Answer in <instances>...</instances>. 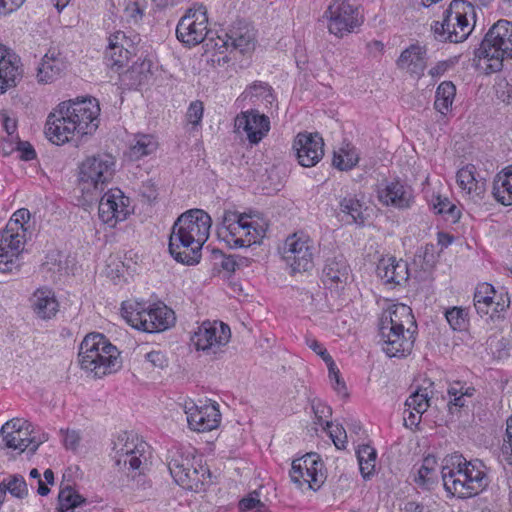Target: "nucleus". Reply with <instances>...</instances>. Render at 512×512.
<instances>
[{
    "instance_id": "nucleus-31",
    "label": "nucleus",
    "mask_w": 512,
    "mask_h": 512,
    "mask_svg": "<svg viewBox=\"0 0 512 512\" xmlns=\"http://www.w3.org/2000/svg\"><path fill=\"white\" fill-rule=\"evenodd\" d=\"M30 301L33 312L41 319H51L58 312L59 303L54 292L48 288L37 289Z\"/></svg>"
},
{
    "instance_id": "nucleus-20",
    "label": "nucleus",
    "mask_w": 512,
    "mask_h": 512,
    "mask_svg": "<svg viewBox=\"0 0 512 512\" xmlns=\"http://www.w3.org/2000/svg\"><path fill=\"white\" fill-rule=\"evenodd\" d=\"M248 216L234 211H225L222 222L217 228L218 238L230 248H240L234 243L238 238H247L249 231Z\"/></svg>"
},
{
    "instance_id": "nucleus-59",
    "label": "nucleus",
    "mask_w": 512,
    "mask_h": 512,
    "mask_svg": "<svg viewBox=\"0 0 512 512\" xmlns=\"http://www.w3.org/2000/svg\"><path fill=\"white\" fill-rule=\"evenodd\" d=\"M206 39L220 53L223 52L222 49L230 50V39H231L230 31L229 32H223L221 35H217L216 38L213 37V33H212Z\"/></svg>"
},
{
    "instance_id": "nucleus-57",
    "label": "nucleus",
    "mask_w": 512,
    "mask_h": 512,
    "mask_svg": "<svg viewBox=\"0 0 512 512\" xmlns=\"http://www.w3.org/2000/svg\"><path fill=\"white\" fill-rule=\"evenodd\" d=\"M30 218V213L28 209L22 208L17 210L11 217L6 227L18 229L19 232H22L24 228V224Z\"/></svg>"
},
{
    "instance_id": "nucleus-56",
    "label": "nucleus",
    "mask_w": 512,
    "mask_h": 512,
    "mask_svg": "<svg viewBox=\"0 0 512 512\" xmlns=\"http://www.w3.org/2000/svg\"><path fill=\"white\" fill-rule=\"evenodd\" d=\"M250 494L248 497H245L239 502V509L242 512H248L250 510L255 509L256 511H262L265 507V504L258 499L257 493Z\"/></svg>"
},
{
    "instance_id": "nucleus-41",
    "label": "nucleus",
    "mask_w": 512,
    "mask_h": 512,
    "mask_svg": "<svg viewBox=\"0 0 512 512\" xmlns=\"http://www.w3.org/2000/svg\"><path fill=\"white\" fill-rule=\"evenodd\" d=\"M445 318L454 331H465L469 326V309L461 306H453L446 309Z\"/></svg>"
},
{
    "instance_id": "nucleus-33",
    "label": "nucleus",
    "mask_w": 512,
    "mask_h": 512,
    "mask_svg": "<svg viewBox=\"0 0 512 512\" xmlns=\"http://www.w3.org/2000/svg\"><path fill=\"white\" fill-rule=\"evenodd\" d=\"M476 390L461 381L451 383L447 389L449 401L447 403L450 413L458 412L461 408L468 406V399H471Z\"/></svg>"
},
{
    "instance_id": "nucleus-49",
    "label": "nucleus",
    "mask_w": 512,
    "mask_h": 512,
    "mask_svg": "<svg viewBox=\"0 0 512 512\" xmlns=\"http://www.w3.org/2000/svg\"><path fill=\"white\" fill-rule=\"evenodd\" d=\"M433 208L437 214L447 216V220H450L451 222L455 223L460 219V210L447 198H441L438 196L436 198V202L433 203Z\"/></svg>"
},
{
    "instance_id": "nucleus-13",
    "label": "nucleus",
    "mask_w": 512,
    "mask_h": 512,
    "mask_svg": "<svg viewBox=\"0 0 512 512\" xmlns=\"http://www.w3.org/2000/svg\"><path fill=\"white\" fill-rule=\"evenodd\" d=\"M210 34L207 9L202 4L189 8L176 27L177 39L188 47L202 43Z\"/></svg>"
},
{
    "instance_id": "nucleus-50",
    "label": "nucleus",
    "mask_w": 512,
    "mask_h": 512,
    "mask_svg": "<svg viewBox=\"0 0 512 512\" xmlns=\"http://www.w3.org/2000/svg\"><path fill=\"white\" fill-rule=\"evenodd\" d=\"M413 481L422 489L431 490L437 483V472L419 466L414 474Z\"/></svg>"
},
{
    "instance_id": "nucleus-37",
    "label": "nucleus",
    "mask_w": 512,
    "mask_h": 512,
    "mask_svg": "<svg viewBox=\"0 0 512 512\" xmlns=\"http://www.w3.org/2000/svg\"><path fill=\"white\" fill-rule=\"evenodd\" d=\"M359 161L358 153L350 143H344L338 151L334 152L332 164L339 170H350Z\"/></svg>"
},
{
    "instance_id": "nucleus-8",
    "label": "nucleus",
    "mask_w": 512,
    "mask_h": 512,
    "mask_svg": "<svg viewBox=\"0 0 512 512\" xmlns=\"http://www.w3.org/2000/svg\"><path fill=\"white\" fill-rule=\"evenodd\" d=\"M168 469L175 482L186 489L198 492L211 483L210 470L191 452L181 449L170 451Z\"/></svg>"
},
{
    "instance_id": "nucleus-6",
    "label": "nucleus",
    "mask_w": 512,
    "mask_h": 512,
    "mask_svg": "<svg viewBox=\"0 0 512 512\" xmlns=\"http://www.w3.org/2000/svg\"><path fill=\"white\" fill-rule=\"evenodd\" d=\"M475 8L467 0H453L443 12L442 20L431 26L441 42L459 43L468 38L475 26Z\"/></svg>"
},
{
    "instance_id": "nucleus-11",
    "label": "nucleus",
    "mask_w": 512,
    "mask_h": 512,
    "mask_svg": "<svg viewBox=\"0 0 512 512\" xmlns=\"http://www.w3.org/2000/svg\"><path fill=\"white\" fill-rule=\"evenodd\" d=\"M231 330L229 326L219 321H204L191 337L197 351L212 359H218L224 352L223 348L229 343Z\"/></svg>"
},
{
    "instance_id": "nucleus-54",
    "label": "nucleus",
    "mask_w": 512,
    "mask_h": 512,
    "mask_svg": "<svg viewBox=\"0 0 512 512\" xmlns=\"http://www.w3.org/2000/svg\"><path fill=\"white\" fill-rule=\"evenodd\" d=\"M31 424L20 418H14L7 421L1 427L0 434H13V433H22L25 434L26 431L30 430Z\"/></svg>"
},
{
    "instance_id": "nucleus-58",
    "label": "nucleus",
    "mask_w": 512,
    "mask_h": 512,
    "mask_svg": "<svg viewBox=\"0 0 512 512\" xmlns=\"http://www.w3.org/2000/svg\"><path fill=\"white\" fill-rule=\"evenodd\" d=\"M203 104L200 101H194L190 104L186 117L189 123H191L194 126H197L200 124L202 117H203Z\"/></svg>"
},
{
    "instance_id": "nucleus-2",
    "label": "nucleus",
    "mask_w": 512,
    "mask_h": 512,
    "mask_svg": "<svg viewBox=\"0 0 512 512\" xmlns=\"http://www.w3.org/2000/svg\"><path fill=\"white\" fill-rule=\"evenodd\" d=\"M99 111L98 103L92 99L62 102L49 114L45 135L59 145L68 142L75 134H92L98 127Z\"/></svg>"
},
{
    "instance_id": "nucleus-26",
    "label": "nucleus",
    "mask_w": 512,
    "mask_h": 512,
    "mask_svg": "<svg viewBox=\"0 0 512 512\" xmlns=\"http://www.w3.org/2000/svg\"><path fill=\"white\" fill-rule=\"evenodd\" d=\"M67 69L66 58L56 48H51L42 57L37 69V78L42 83H52Z\"/></svg>"
},
{
    "instance_id": "nucleus-30",
    "label": "nucleus",
    "mask_w": 512,
    "mask_h": 512,
    "mask_svg": "<svg viewBox=\"0 0 512 512\" xmlns=\"http://www.w3.org/2000/svg\"><path fill=\"white\" fill-rule=\"evenodd\" d=\"M349 277V266L342 256L328 258L322 270V281L329 289L339 288Z\"/></svg>"
},
{
    "instance_id": "nucleus-19",
    "label": "nucleus",
    "mask_w": 512,
    "mask_h": 512,
    "mask_svg": "<svg viewBox=\"0 0 512 512\" xmlns=\"http://www.w3.org/2000/svg\"><path fill=\"white\" fill-rule=\"evenodd\" d=\"M298 163L303 167L315 166L324 155V142L319 134L299 133L293 142Z\"/></svg>"
},
{
    "instance_id": "nucleus-24",
    "label": "nucleus",
    "mask_w": 512,
    "mask_h": 512,
    "mask_svg": "<svg viewBox=\"0 0 512 512\" xmlns=\"http://www.w3.org/2000/svg\"><path fill=\"white\" fill-rule=\"evenodd\" d=\"M376 272L382 282L391 288L401 286L409 279L408 263L394 256L381 258L377 264Z\"/></svg>"
},
{
    "instance_id": "nucleus-10",
    "label": "nucleus",
    "mask_w": 512,
    "mask_h": 512,
    "mask_svg": "<svg viewBox=\"0 0 512 512\" xmlns=\"http://www.w3.org/2000/svg\"><path fill=\"white\" fill-rule=\"evenodd\" d=\"M149 449V445L137 435L121 432L113 442L115 464L119 468L128 466L129 470H137L142 475L150 458Z\"/></svg>"
},
{
    "instance_id": "nucleus-21",
    "label": "nucleus",
    "mask_w": 512,
    "mask_h": 512,
    "mask_svg": "<svg viewBox=\"0 0 512 512\" xmlns=\"http://www.w3.org/2000/svg\"><path fill=\"white\" fill-rule=\"evenodd\" d=\"M187 422L190 429L197 432L211 431L217 428L221 421V414L215 404L185 406Z\"/></svg>"
},
{
    "instance_id": "nucleus-27",
    "label": "nucleus",
    "mask_w": 512,
    "mask_h": 512,
    "mask_svg": "<svg viewBox=\"0 0 512 512\" xmlns=\"http://www.w3.org/2000/svg\"><path fill=\"white\" fill-rule=\"evenodd\" d=\"M399 69L420 78L427 66V50L419 44H412L400 54L396 61Z\"/></svg>"
},
{
    "instance_id": "nucleus-23",
    "label": "nucleus",
    "mask_w": 512,
    "mask_h": 512,
    "mask_svg": "<svg viewBox=\"0 0 512 512\" xmlns=\"http://www.w3.org/2000/svg\"><path fill=\"white\" fill-rule=\"evenodd\" d=\"M133 43L122 31L110 35L109 44L105 51V63L115 71L123 68L130 59L133 51Z\"/></svg>"
},
{
    "instance_id": "nucleus-1",
    "label": "nucleus",
    "mask_w": 512,
    "mask_h": 512,
    "mask_svg": "<svg viewBox=\"0 0 512 512\" xmlns=\"http://www.w3.org/2000/svg\"><path fill=\"white\" fill-rule=\"evenodd\" d=\"M211 223V217L204 210L191 209L182 213L174 222L169 236L168 249L173 259L188 266L198 264Z\"/></svg>"
},
{
    "instance_id": "nucleus-62",
    "label": "nucleus",
    "mask_w": 512,
    "mask_h": 512,
    "mask_svg": "<svg viewBox=\"0 0 512 512\" xmlns=\"http://www.w3.org/2000/svg\"><path fill=\"white\" fill-rule=\"evenodd\" d=\"M330 437L334 443V445L338 449H345V444L347 442L346 431L342 426H335L332 430L329 431Z\"/></svg>"
},
{
    "instance_id": "nucleus-51",
    "label": "nucleus",
    "mask_w": 512,
    "mask_h": 512,
    "mask_svg": "<svg viewBox=\"0 0 512 512\" xmlns=\"http://www.w3.org/2000/svg\"><path fill=\"white\" fill-rule=\"evenodd\" d=\"M312 409L318 424H325V429L332 427V422L329 420L332 416V409L330 406L320 400H313Z\"/></svg>"
},
{
    "instance_id": "nucleus-12",
    "label": "nucleus",
    "mask_w": 512,
    "mask_h": 512,
    "mask_svg": "<svg viewBox=\"0 0 512 512\" xmlns=\"http://www.w3.org/2000/svg\"><path fill=\"white\" fill-rule=\"evenodd\" d=\"M323 17L328 20V31L339 38L363 23L359 7L352 0H332Z\"/></svg>"
},
{
    "instance_id": "nucleus-25",
    "label": "nucleus",
    "mask_w": 512,
    "mask_h": 512,
    "mask_svg": "<svg viewBox=\"0 0 512 512\" xmlns=\"http://www.w3.org/2000/svg\"><path fill=\"white\" fill-rule=\"evenodd\" d=\"M21 76L19 57L0 44V94L16 86Z\"/></svg>"
},
{
    "instance_id": "nucleus-64",
    "label": "nucleus",
    "mask_w": 512,
    "mask_h": 512,
    "mask_svg": "<svg viewBox=\"0 0 512 512\" xmlns=\"http://www.w3.org/2000/svg\"><path fill=\"white\" fill-rule=\"evenodd\" d=\"M404 512H436L430 505L410 501L405 504Z\"/></svg>"
},
{
    "instance_id": "nucleus-42",
    "label": "nucleus",
    "mask_w": 512,
    "mask_h": 512,
    "mask_svg": "<svg viewBox=\"0 0 512 512\" xmlns=\"http://www.w3.org/2000/svg\"><path fill=\"white\" fill-rule=\"evenodd\" d=\"M242 95L244 98H250L251 100H260L266 105H272L275 100L271 86L262 81H255L252 83L245 89Z\"/></svg>"
},
{
    "instance_id": "nucleus-53",
    "label": "nucleus",
    "mask_w": 512,
    "mask_h": 512,
    "mask_svg": "<svg viewBox=\"0 0 512 512\" xmlns=\"http://www.w3.org/2000/svg\"><path fill=\"white\" fill-rule=\"evenodd\" d=\"M213 260L215 266H220L224 271L232 273L237 269L235 262V255L226 256L221 250H212Z\"/></svg>"
},
{
    "instance_id": "nucleus-43",
    "label": "nucleus",
    "mask_w": 512,
    "mask_h": 512,
    "mask_svg": "<svg viewBox=\"0 0 512 512\" xmlns=\"http://www.w3.org/2000/svg\"><path fill=\"white\" fill-rule=\"evenodd\" d=\"M2 443L5 447L24 452L29 451L31 444L36 442V435L31 436V430L26 431L25 434H0Z\"/></svg>"
},
{
    "instance_id": "nucleus-55",
    "label": "nucleus",
    "mask_w": 512,
    "mask_h": 512,
    "mask_svg": "<svg viewBox=\"0 0 512 512\" xmlns=\"http://www.w3.org/2000/svg\"><path fill=\"white\" fill-rule=\"evenodd\" d=\"M307 346L312 349L317 355H319L327 366L333 367V359L331 355L328 353L326 348L316 339L314 338H306ZM333 370V368H331Z\"/></svg>"
},
{
    "instance_id": "nucleus-63",
    "label": "nucleus",
    "mask_w": 512,
    "mask_h": 512,
    "mask_svg": "<svg viewBox=\"0 0 512 512\" xmlns=\"http://www.w3.org/2000/svg\"><path fill=\"white\" fill-rule=\"evenodd\" d=\"M17 150L20 153V159L24 161H30L36 157V152L29 142L19 140L17 142Z\"/></svg>"
},
{
    "instance_id": "nucleus-9",
    "label": "nucleus",
    "mask_w": 512,
    "mask_h": 512,
    "mask_svg": "<svg viewBox=\"0 0 512 512\" xmlns=\"http://www.w3.org/2000/svg\"><path fill=\"white\" fill-rule=\"evenodd\" d=\"M121 314L133 328L147 333L164 331L175 321L174 312L167 306L151 308L139 302H123Z\"/></svg>"
},
{
    "instance_id": "nucleus-38",
    "label": "nucleus",
    "mask_w": 512,
    "mask_h": 512,
    "mask_svg": "<svg viewBox=\"0 0 512 512\" xmlns=\"http://www.w3.org/2000/svg\"><path fill=\"white\" fill-rule=\"evenodd\" d=\"M456 94V87L450 81L442 82L436 89L434 107L441 114L446 112L451 107Z\"/></svg>"
},
{
    "instance_id": "nucleus-48",
    "label": "nucleus",
    "mask_w": 512,
    "mask_h": 512,
    "mask_svg": "<svg viewBox=\"0 0 512 512\" xmlns=\"http://www.w3.org/2000/svg\"><path fill=\"white\" fill-rule=\"evenodd\" d=\"M249 234L247 238H238L234 243L239 247H249L253 244L260 243L265 235V228L256 221H248ZM248 231V229L246 230Z\"/></svg>"
},
{
    "instance_id": "nucleus-3",
    "label": "nucleus",
    "mask_w": 512,
    "mask_h": 512,
    "mask_svg": "<svg viewBox=\"0 0 512 512\" xmlns=\"http://www.w3.org/2000/svg\"><path fill=\"white\" fill-rule=\"evenodd\" d=\"M412 309L402 303L389 304L379 317L378 335L383 352L390 358L411 354L417 335Z\"/></svg>"
},
{
    "instance_id": "nucleus-46",
    "label": "nucleus",
    "mask_w": 512,
    "mask_h": 512,
    "mask_svg": "<svg viewBox=\"0 0 512 512\" xmlns=\"http://www.w3.org/2000/svg\"><path fill=\"white\" fill-rule=\"evenodd\" d=\"M405 406L418 414H423L430 406V397L426 388H418L406 400Z\"/></svg>"
},
{
    "instance_id": "nucleus-16",
    "label": "nucleus",
    "mask_w": 512,
    "mask_h": 512,
    "mask_svg": "<svg viewBox=\"0 0 512 512\" xmlns=\"http://www.w3.org/2000/svg\"><path fill=\"white\" fill-rule=\"evenodd\" d=\"M115 172V159L112 155L102 153L87 157L79 165V180L82 183L93 186L108 183Z\"/></svg>"
},
{
    "instance_id": "nucleus-28",
    "label": "nucleus",
    "mask_w": 512,
    "mask_h": 512,
    "mask_svg": "<svg viewBox=\"0 0 512 512\" xmlns=\"http://www.w3.org/2000/svg\"><path fill=\"white\" fill-rule=\"evenodd\" d=\"M477 169L473 164H467L457 172V184L474 202L484 198L486 192L485 179H477Z\"/></svg>"
},
{
    "instance_id": "nucleus-15",
    "label": "nucleus",
    "mask_w": 512,
    "mask_h": 512,
    "mask_svg": "<svg viewBox=\"0 0 512 512\" xmlns=\"http://www.w3.org/2000/svg\"><path fill=\"white\" fill-rule=\"evenodd\" d=\"M291 480L299 487L307 486L316 491L326 480L324 464L319 454L311 452L292 462Z\"/></svg>"
},
{
    "instance_id": "nucleus-52",
    "label": "nucleus",
    "mask_w": 512,
    "mask_h": 512,
    "mask_svg": "<svg viewBox=\"0 0 512 512\" xmlns=\"http://www.w3.org/2000/svg\"><path fill=\"white\" fill-rule=\"evenodd\" d=\"M503 461L512 467V415L506 420V430L501 446Z\"/></svg>"
},
{
    "instance_id": "nucleus-7",
    "label": "nucleus",
    "mask_w": 512,
    "mask_h": 512,
    "mask_svg": "<svg viewBox=\"0 0 512 512\" xmlns=\"http://www.w3.org/2000/svg\"><path fill=\"white\" fill-rule=\"evenodd\" d=\"M474 55L478 59L488 61L486 70L490 73L499 72L505 59H512V22L501 19L494 23Z\"/></svg>"
},
{
    "instance_id": "nucleus-5",
    "label": "nucleus",
    "mask_w": 512,
    "mask_h": 512,
    "mask_svg": "<svg viewBox=\"0 0 512 512\" xmlns=\"http://www.w3.org/2000/svg\"><path fill=\"white\" fill-rule=\"evenodd\" d=\"M119 351L101 333H90L79 346V363L83 370L101 378L121 367Z\"/></svg>"
},
{
    "instance_id": "nucleus-61",
    "label": "nucleus",
    "mask_w": 512,
    "mask_h": 512,
    "mask_svg": "<svg viewBox=\"0 0 512 512\" xmlns=\"http://www.w3.org/2000/svg\"><path fill=\"white\" fill-rule=\"evenodd\" d=\"M145 359L156 368L163 369L168 365V359L162 351H151L145 355Z\"/></svg>"
},
{
    "instance_id": "nucleus-44",
    "label": "nucleus",
    "mask_w": 512,
    "mask_h": 512,
    "mask_svg": "<svg viewBox=\"0 0 512 512\" xmlns=\"http://www.w3.org/2000/svg\"><path fill=\"white\" fill-rule=\"evenodd\" d=\"M83 502H85V499L71 486L67 485L60 489L58 494V504L61 511L71 512Z\"/></svg>"
},
{
    "instance_id": "nucleus-40",
    "label": "nucleus",
    "mask_w": 512,
    "mask_h": 512,
    "mask_svg": "<svg viewBox=\"0 0 512 512\" xmlns=\"http://www.w3.org/2000/svg\"><path fill=\"white\" fill-rule=\"evenodd\" d=\"M360 472L363 478H369L375 470L377 453L370 445H361L356 451Z\"/></svg>"
},
{
    "instance_id": "nucleus-32",
    "label": "nucleus",
    "mask_w": 512,
    "mask_h": 512,
    "mask_svg": "<svg viewBox=\"0 0 512 512\" xmlns=\"http://www.w3.org/2000/svg\"><path fill=\"white\" fill-rule=\"evenodd\" d=\"M492 195L501 205L512 206V164L504 167L495 175Z\"/></svg>"
},
{
    "instance_id": "nucleus-35",
    "label": "nucleus",
    "mask_w": 512,
    "mask_h": 512,
    "mask_svg": "<svg viewBox=\"0 0 512 512\" xmlns=\"http://www.w3.org/2000/svg\"><path fill=\"white\" fill-rule=\"evenodd\" d=\"M496 296V290L494 286L489 283H481L477 285L473 302L476 312L481 316L488 314L490 307L494 304V298Z\"/></svg>"
},
{
    "instance_id": "nucleus-4",
    "label": "nucleus",
    "mask_w": 512,
    "mask_h": 512,
    "mask_svg": "<svg viewBox=\"0 0 512 512\" xmlns=\"http://www.w3.org/2000/svg\"><path fill=\"white\" fill-rule=\"evenodd\" d=\"M488 467L480 459L467 460L462 454L445 457L441 477L445 490L459 499H468L483 492L490 483Z\"/></svg>"
},
{
    "instance_id": "nucleus-39",
    "label": "nucleus",
    "mask_w": 512,
    "mask_h": 512,
    "mask_svg": "<svg viewBox=\"0 0 512 512\" xmlns=\"http://www.w3.org/2000/svg\"><path fill=\"white\" fill-rule=\"evenodd\" d=\"M340 211L350 219L348 223L363 224V207L364 204L355 196L348 195L340 201Z\"/></svg>"
},
{
    "instance_id": "nucleus-45",
    "label": "nucleus",
    "mask_w": 512,
    "mask_h": 512,
    "mask_svg": "<svg viewBox=\"0 0 512 512\" xmlns=\"http://www.w3.org/2000/svg\"><path fill=\"white\" fill-rule=\"evenodd\" d=\"M4 485L6 493L9 492L12 496L23 499L28 495L27 483L22 475L14 474L4 479L1 482Z\"/></svg>"
},
{
    "instance_id": "nucleus-60",
    "label": "nucleus",
    "mask_w": 512,
    "mask_h": 512,
    "mask_svg": "<svg viewBox=\"0 0 512 512\" xmlns=\"http://www.w3.org/2000/svg\"><path fill=\"white\" fill-rule=\"evenodd\" d=\"M329 371V378L333 383V388L337 390L338 393H342L346 395V385L343 380L340 378L339 369L337 368L335 362L333 361V370H331V366H327Z\"/></svg>"
},
{
    "instance_id": "nucleus-34",
    "label": "nucleus",
    "mask_w": 512,
    "mask_h": 512,
    "mask_svg": "<svg viewBox=\"0 0 512 512\" xmlns=\"http://www.w3.org/2000/svg\"><path fill=\"white\" fill-rule=\"evenodd\" d=\"M158 141L152 134L135 135L129 150L126 152V157L130 161H138L143 157L153 154L158 149Z\"/></svg>"
},
{
    "instance_id": "nucleus-22",
    "label": "nucleus",
    "mask_w": 512,
    "mask_h": 512,
    "mask_svg": "<svg viewBox=\"0 0 512 512\" xmlns=\"http://www.w3.org/2000/svg\"><path fill=\"white\" fill-rule=\"evenodd\" d=\"M235 126L242 129L251 144H258L270 130V120L258 110L242 112L236 117Z\"/></svg>"
},
{
    "instance_id": "nucleus-29",
    "label": "nucleus",
    "mask_w": 512,
    "mask_h": 512,
    "mask_svg": "<svg viewBox=\"0 0 512 512\" xmlns=\"http://www.w3.org/2000/svg\"><path fill=\"white\" fill-rule=\"evenodd\" d=\"M379 200L387 206L409 208L413 202L412 189L399 181H393L379 191Z\"/></svg>"
},
{
    "instance_id": "nucleus-47",
    "label": "nucleus",
    "mask_w": 512,
    "mask_h": 512,
    "mask_svg": "<svg viewBox=\"0 0 512 512\" xmlns=\"http://www.w3.org/2000/svg\"><path fill=\"white\" fill-rule=\"evenodd\" d=\"M119 4L129 22L138 23L142 20L146 8L145 0H122Z\"/></svg>"
},
{
    "instance_id": "nucleus-18",
    "label": "nucleus",
    "mask_w": 512,
    "mask_h": 512,
    "mask_svg": "<svg viewBox=\"0 0 512 512\" xmlns=\"http://www.w3.org/2000/svg\"><path fill=\"white\" fill-rule=\"evenodd\" d=\"M98 214L102 222L114 227L130 214L129 198L119 188L108 190L100 199Z\"/></svg>"
},
{
    "instance_id": "nucleus-17",
    "label": "nucleus",
    "mask_w": 512,
    "mask_h": 512,
    "mask_svg": "<svg viewBox=\"0 0 512 512\" xmlns=\"http://www.w3.org/2000/svg\"><path fill=\"white\" fill-rule=\"evenodd\" d=\"M25 231L26 229L19 232L18 229L6 227L0 232V272L8 273L19 269Z\"/></svg>"
},
{
    "instance_id": "nucleus-14",
    "label": "nucleus",
    "mask_w": 512,
    "mask_h": 512,
    "mask_svg": "<svg viewBox=\"0 0 512 512\" xmlns=\"http://www.w3.org/2000/svg\"><path fill=\"white\" fill-rule=\"evenodd\" d=\"M316 246L303 232L288 236L284 242L283 259L293 272L309 271L314 266Z\"/></svg>"
},
{
    "instance_id": "nucleus-36",
    "label": "nucleus",
    "mask_w": 512,
    "mask_h": 512,
    "mask_svg": "<svg viewBox=\"0 0 512 512\" xmlns=\"http://www.w3.org/2000/svg\"><path fill=\"white\" fill-rule=\"evenodd\" d=\"M230 50H237L242 54L254 49V33L245 28H236L230 30Z\"/></svg>"
}]
</instances>
